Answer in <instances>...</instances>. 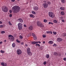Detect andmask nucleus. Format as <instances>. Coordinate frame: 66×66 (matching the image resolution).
<instances>
[{"label":"nucleus","mask_w":66,"mask_h":66,"mask_svg":"<svg viewBox=\"0 0 66 66\" xmlns=\"http://www.w3.org/2000/svg\"><path fill=\"white\" fill-rule=\"evenodd\" d=\"M12 10L13 13H16L20 11V8L18 6H14L12 8Z\"/></svg>","instance_id":"1"},{"label":"nucleus","mask_w":66,"mask_h":66,"mask_svg":"<svg viewBox=\"0 0 66 66\" xmlns=\"http://www.w3.org/2000/svg\"><path fill=\"white\" fill-rule=\"evenodd\" d=\"M2 10L3 12L5 13H6L9 11V8L5 6H3L2 7Z\"/></svg>","instance_id":"2"},{"label":"nucleus","mask_w":66,"mask_h":66,"mask_svg":"<svg viewBox=\"0 0 66 66\" xmlns=\"http://www.w3.org/2000/svg\"><path fill=\"white\" fill-rule=\"evenodd\" d=\"M48 15L51 18H54L55 17V14L52 12H49L48 13Z\"/></svg>","instance_id":"3"},{"label":"nucleus","mask_w":66,"mask_h":66,"mask_svg":"<svg viewBox=\"0 0 66 66\" xmlns=\"http://www.w3.org/2000/svg\"><path fill=\"white\" fill-rule=\"evenodd\" d=\"M37 24L38 26L39 27H42V28H44V27L43 24L41 22H39V21L37 22Z\"/></svg>","instance_id":"4"},{"label":"nucleus","mask_w":66,"mask_h":66,"mask_svg":"<svg viewBox=\"0 0 66 66\" xmlns=\"http://www.w3.org/2000/svg\"><path fill=\"white\" fill-rule=\"evenodd\" d=\"M18 28L19 30H21L22 29V23H19L18 24Z\"/></svg>","instance_id":"5"},{"label":"nucleus","mask_w":66,"mask_h":66,"mask_svg":"<svg viewBox=\"0 0 66 66\" xmlns=\"http://www.w3.org/2000/svg\"><path fill=\"white\" fill-rule=\"evenodd\" d=\"M16 53L18 54L19 55V54H21L22 52L20 50L18 49L16 50Z\"/></svg>","instance_id":"6"},{"label":"nucleus","mask_w":66,"mask_h":66,"mask_svg":"<svg viewBox=\"0 0 66 66\" xmlns=\"http://www.w3.org/2000/svg\"><path fill=\"white\" fill-rule=\"evenodd\" d=\"M43 6H44V8H47L48 7V4L46 3H44L43 4Z\"/></svg>","instance_id":"7"},{"label":"nucleus","mask_w":66,"mask_h":66,"mask_svg":"<svg viewBox=\"0 0 66 66\" xmlns=\"http://www.w3.org/2000/svg\"><path fill=\"white\" fill-rule=\"evenodd\" d=\"M32 35L33 36V38L34 39H35V40H36V39H37V37L35 35V34H32Z\"/></svg>","instance_id":"8"},{"label":"nucleus","mask_w":66,"mask_h":66,"mask_svg":"<svg viewBox=\"0 0 66 66\" xmlns=\"http://www.w3.org/2000/svg\"><path fill=\"white\" fill-rule=\"evenodd\" d=\"M33 9L35 11H37L38 10V8L37 6H34V7Z\"/></svg>","instance_id":"9"},{"label":"nucleus","mask_w":66,"mask_h":66,"mask_svg":"<svg viewBox=\"0 0 66 66\" xmlns=\"http://www.w3.org/2000/svg\"><path fill=\"white\" fill-rule=\"evenodd\" d=\"M28 29L29 30H30V31H32V30H33V27H32V26H30L29 27Z\"/></svg>","instance_id":"10"},{"label":"nucleus","mask_w":66,"mask_h":66,"mask_svg":"<svg viewBox=\"0 0 66 66\" xmlns=\"http://www.w3.org/2000/svg\"><path fill=\"white\" fill-rule=\"evenodd\" d=\"M8 37H11V39H12L13 40H14V38L13 36L12 35H9L8 36Z\"/></svg>","instance_id":"11"},{"label":"nucleus","mask_w":66,"mask_h":66,"mask_svg":"<svg viewBox=\"0 0 66 66\" xmlns=\"http://www.w3.org/2000/svg\"><path fill=\"white\" fill-rule=\"evenodd\" d=\"M57 41L58 42H62V39L60 38H58L57 39Z\"/></svg>","instance_id":"12"},{"label":"nucleus","mask_w":66,"mask_h":66,"mask_svg":"<svg viewBox=\"0 0 66 66\" xmlns=\"http://www.w3.org/2000/svg\"><path fill=\"white\" fill-rule=\"evenodd\" d=\"M18 20L21 23H22V22H23V20H22V19H18Z\"/></svg>","instance_id":"13"},{"label":"nucleus","mask_w":66,"mask_h":66,"mask_svg":"<svg viewBox=\"0 0 66 66\" xmlns=\"http://www.w3.org/2000/svg\"><path fill=\"white\" fill-rule=\"evenodd\" d=\"M30 56H31L32 55V53H31V52L27 53Z\"/></svg>","instance_id":"14"},{"label":"nucleus","mask_w":66,"mask_h":66,"mask_svg":"<svg viewBox=\"0 0 66 66\" xmlns=\"http://www.w3.org/2000/svg\"><path fill=\"white\" fill-rule=\"evenodd\" d=\"M31 51H30V48L28 47L27 48V52L28 53V52H30Z\"/></svg>","instance_id":"15"},{"label":"nucleus","mask_w":66,"mask_h":66,"mask_svg":"<svg viewBox=\"0 0 66 66\" xmlns=\"http://www.w3.org/2000/svg\"><path fill=\"white\" fill-rule=\"evenodd\" d=\"M53 43V42L52 41H50L48 42V44H52Z\"/></svg>","instance_id":"16"},{"label":"nucleus","mask_w":66,"mask_h":66,"mask_svg":"<svg viewBox=\"0 0 66 66\" xmlns=\"http://www.w3.org/2000/svg\"><path fill=\"white\" fill-rule=\"evenodd\" d=\"M58 53L57 52H54V55H55V56H57L58 55Z\"/></svg>","instance_id":"17"},{"label":"nucleus","mask_w":66,"mask_h":66,"mask_svg":"<svg viewBox=\"0 0 66 66\" xmlns=\"http://www.w3.org/2000/svg\"><path fill=\"white\" fill-rule=\"evenodd\" d=\"M30 17H31L32 18H34L35 17V16L34 15L32 14L30 15Z\"/></svg>","instance_id":"18"},{"label":"nucleus","mask_w":66,"mask_h":66,"mask_svg":"<svg viewBox=\"0 0 66 66\" xmlns=\"http://www.w3.org/2000/svg\"><path fill=\"white\" fill-rule=\"evenodd\" d=\"M52 32L51 31H46V33L47 34H52Z\"/></svg>","instance_id":"19"},{"label":"nucleus","mask_w":66,"mask_h":66,"mask_svg":"<svg viewBox=\"0 0 66 66\" xmlns=\"http://www.w3.org/2000/svg\"><path fill=\"white\" fill-rule=\"evenodd\" d=\"M31 43L32 44H37V42L36 41H33V42H31Z\"/></svg>","instance_id":"20"},{"label":"nucleus","mask_w":66,"mask_h":66,"mask_svg":"<svg viewBox=\"0 0 66 66\" xmlns=\"http://www.w3.org/2000/svg\"><path fill=\"white\" fill-rule=\"evenodd\" d=\"M46 57L47 59H48L49 57V54H47L46 55Z\"/></svg>","instance_id":"21"},{"label":"nucleus","mask_w":66,"mask_h":66,"mask_svg":"<svg viewBox=\"0 0 66 66\" xmlns=\"http://www.w3.org/2000/svg\"><path fill=\"white\" fill-rule=\"evenodd\" d=\"M61 14L62 15H65V13L63 11H62L61 12Z\"/></svg>","instance_id":"22"},{"label":"nucleus","mask_w":66,"mask_h":66,"mask_svg":"<svg viewBox=\"0 0 66 66\" xmlns=\"http://www.w3.org/2000/svg\"><path fill=\"white\" fill-rule=\"evenodd\" d=\"M60 9L61 10H64V7H61L60 8Z\"/></svg>","instance_id":"23"},{"label":"nucleus","mask_w":66,"mask_h":66,"mask_svg":"<svg viewBox=\"0 0 66 66\" xmlns=\"http://www.w3.org/2000/svg\"><path fill=\"white\" fill-rule=\"evenodd\" d=\"M53 22H54V23H56L57 22V20H53Z\"/></svg>","instance_id":"24"},{"label":"nucleus","mask_w":66,"mask_h":66,"mask_svg":"<svg viewBox=\"0 0 66 66\" xmlns=\"http://www.w3.org/2000/svg\"><path fill=\"white\" fill-rule=\"evenodd\" d=\"M31 12L32 14H34V15L36 14V13L35 12L33 11H32Z\"/></svg>","instance_id":"25"},{"label":"nucleus","mask_w":66,"mask_h":66,"mask_svg":"<svg viewBox=\"0 0 66 66\" xmlns=\"http://www.w3.org/2000/svg\"><path fill=\"white\" fill-rule=\"evenodd\" d=\"M12 46L13 48L15 47V44L14 43H13L12 44Z\"/></svg>","instance_id":"26"},{"label":"nucleus","mask_w":66,"mask_h":66,"mask_svg":"<svg viewBox=\"0 0 66 66\" xmlns=\"http://www.w3.org/2000/svg\"><path fill=\"white\" fill-rule=\"evenodd\" d=\"M39 49L41 50H43V48L42 47H40L39 48Z\"/></svg>","instance_id":"27"},{"label":"nucleus","mask_w":66,"mask_h":66,"mask_svg":"<svg viewBox=\"0 0 66 66\" xmlns=\"http://www.w3.org/2000/svg\"><path fill=\"white\" fill-rule=\"evenodd\" d=\"M44 22L45 23L47 22V20L46 19H44Z\"/></svg>","instance_id":"28"},{"label":"nucleus","mask_w":66,"mask_h":66,"mask_svg":"<svg viewBox=\"0 0 66 66\" xmlns=\"http://www.w3.org/2000/svg\"><path fill=\"white\" fill-rule=\"evenodd\" d=\"M1 52L2 53H4V51H2V50L1 51Z\"/></svg>","instance_id":"29"},{"label":"nucleus","mask_w":66,"mask_h":66,"mask_svg":"<svg viewBox=\"0 0 66 66\" xmlns=\"http://www.w3.org/2000/svg\"><path fill=\"white\" fill-rule=\"evenodd\" d=\"M48 24H53V23L51 22H49Z\"/></svg>","instance_id":"30"},{"label":"nucleus","mask_w":66,"mask_h":66,"mask_svg":"<svg viewBox=\"0 0 66 66\" xmlns=\"http://www.w3.org/2000/svg\"><path fill=\"white\" fill-rule=\"evenodd\" d=\"M47 3L49 4V5H50L51 4V2H47Z\"/></svg>","instance_id":"31"},{"label":"nucleus","mask_w":66,"mask_h":66,"mask_svg":"<svg viewBox=\"0 0 66 66\" xmlns=\"http://www.w3.org/2000/svg\"><path fill=\"white\" fill-rule=\"evenodd\" d=\"M5 33V31H2L1 32V33L2 34H4V33Z\"/></svg>","instance_id":"32"},{"label":"nucleus","mask_w":66,"mask_h":66,"mask_svg":"<svg viewBox=\"0 0 66 66\" xmlns=\"http://www.w3.org/2000/svg\"><path fill=\"white\" fill-rule=\"evenodd\" d=\"M56 44L54 43L53 45V47H56Z\"/></svg>","instance_id":"33"},{"label":"nucleus","mask_w":66,"mask_h":66,"mask_svg":"<svg viewBox=\"0 0 66 66\" xmlns=\"http://www.w3.org/2000/svg\"><path fill=\"white\" fill-rule=\"evenodd\" d=\"M9 24V25H12V24L11 23V22L10 21H9L8 22Z\"/></svg>","instance_id":"34"},{"label":"nucleus","mask_w":66,"mask_h":66,"mask_svg":"<svg viewBox=\"0 0 66 66\" xmlns=\"http://www.w3.org/2000/svg\"><path fill=\"white\" fill-rule=\"evenodd\" d=\"M63 36H66V33H63Z\"/></svg>","instance_id":"35"},{"label":"nucleus","mask_w":66,"mask_h":66,"mask_svg":"<svg viewBox=\"0 0 66 66\" xmlns=\"http://www.w3.org/2000/svg\"><path fill=\"white\" fill-rule=\"evenodd\" d=\"M47 62H46V61H45L43 63V64L44 65H46V64Z\"/></svg>","instance_id":"36"},{"label":"nucleus","mask_w":66,"mask_h":66,"mask_svg":"<svg viewBox=\"0 0 66 66\" xmlns=\"http://www.w3.org/2000/svg\"><path fill=\"white\" fill-rule=\"evenodd\" d=\"M16 42H17V43H20V42L19 41V40L18 39L16 40Z\"/></svg>","instance_id":"37"},{"label":"nucleus","mask_w":66,"mask_h":66,"mask_svg":"<svg viewBox=\"0 0 66 66\" xmlns=\"http://www.w3.org/2000/svg\"><path fill=\"white\" fill-rule=\"evenodd\" d=\"M43 37L45 38L46 37V36L45 35H43Z\"/></svg>","instance_id":"38"},{"label":"nucleus","mask_w":66,"mask_h":66,"mask_svg":"<svg viewBox=\"0 0 66 66\" xmlns=\"http://www.w3.org/2000/svg\"><path fill=\"white\" fill-rule=\"evenodd\" d=\"M61 1L63 3H65V1H64V0H61Z\"/></svg>","instance_id":"39"},{"label":"nucleus","mask_w":66,"mask_h":66,"mask_svg":"<svg viewBox=\"0 0 66 66\" xmlns=\"http://www.w3.org/2000/svg\"><path fill=\"white\" fill-rule=\"evenodd\" d=\"M39 43V44H41V42L40 41H38V42H37V44H38V43Z\"/></svg>","instance_id":"40"},{"label":"nucleus","mask_w":66,"mask_h":66,"mask_svg":"<svg viewBox=\"0 0 66 66\" xmlns=\"http://www.w3.org/2000/svg\"><path fill=\"white\" fill-rule=\"evenodd\" d=\"M54 34V35H56V32H53Z\"/></svg>","instance_id":"41"},{"label":"nucleus","mask_w":66,"mask_h":66,"mask_svg":"<svg viewBox=\"0 0 66 66\" xmlns=\"http://www.w3.org/2000/svg\"><path fill=\"white\" fill-rule=\"evenodd\" d=\"M9 16L10 17H12V14H10L9 15Z\"/></svg>","instance_id":"42"},{"label":"nucleus","mask_w":66,"mask_h":66,"mask_svg":"<svg viewBox=\"0 0 66 66\" xmlns=\"http://www.w3.org/2000/svg\"><path fill=\"white\" fill-rule=\"evenodd\" d=\"M20 38H21V39H22V36H20Z\"/></svg>","instance_id":"43"},{"label":"nucleus","mask_w":66,"mask_h":66,"mask_svg":"<svg viewBox=\"0 0 66 66\" xmlns=\"http://www.w3.org/2000/svg\"><path fill=\"white\" fill-rule=\"evenodd\" d=\"M9 12L10 13H12V11L11 10H10L9 11Z\"/></svg>","instance_id":"44"},{"label":"nucleus","mask_w":66,"mask_h":66,"mask_svg":"<svg viewBox=\"0 0 66 66\" xmlns=\"http://www.w3.org/2000/svg\"><path fill=\"white\" fill-rule=\"evenodd\" d=\"M24 27H27V25H26L24 24Z\"/></svg>","instance_id":"45"},{"label":"nucleus","mask_w":66,"mask_h":66,"mask_svg":"<svg viewBox=\"0 0 66 66\" xmlns=\"http://www.w3.org/2000/svg\"><path fill=\"white\" fill-rule=\"evenodd\" d=\"M3 27V25H1L0 26V28H2Z\"/></svg>","instance_id":"46"},{"label":"nucleus","mask_w":66,"mask_h":66,"mask_svg":"<svg viewBox=\"0 0 66 66\" xmlns=\"http://www.w3.org/2000/svg\"><path fill=\"white\" fill-rule=\"evenodd\" d=\"M28 36L29 37V36H31V35L30 34H28Z\"/></svg>","instance_id":"47"},{"label":"nucleus","mask_w":66,"mask_h":66,"mask_svg":"<svg viewBox=\"0 0 66 66\" xmlns=\"http://www.w3.org/2000/svg\"><path fill=\"white\" fill-rule=\"evenodd\" d=\"M63 60L64 61H66V58H63Z\"/></svg>","instance_id":"48"},{"label":"nucleus","mask_w":66,"mask_h":66,"mask_svg":"<svg viewBox=\"0 0 66 66\" xmlns=\"http://www.w3.org/2000/svg\"><path fill=\"white\" fill-rule=\"evenodd\" d=\"M30 35L31 36L32 35V34H33V33H32V32H30L29 33Z\"/></svg>","instance_id":"49"},{"label":"nucleus","mask_w":66,"mask_h":66,"mask_svg":"<svg viewBox=\"0 0 66 66\" xmlns=\"http://www.w3.org/2000/svg\"><path fill=\"white\" fill-rule=\"evenodd\" d=\"M3 43V42H0V45L1 44H2Z\"/></svg>","instance_id":"50"},{"label":"nucleus","mask_w":66,"mask_h":66,"mask_svg":"<svg viewBox=\"0 0 66 66\" xmlns=\"http://www.w3.org/2000/svg\"><path fill=\"white\" fill-rule=\"evenodd\" d=\"M15 0H12L11 1H12V2H14V1H15Z\"/></svg>","instance_id":"51"},{"label":"nucleus","mask_w":66,"mask_h":66,"mask_svg":"<svg viewBox=\"0 0 66 66\" xmlns=\"http://www.w3.org/2000/svg\"><path fill=\"white\" fill-rule=\"evenodd\" d=\"M62 21L63 22H64V20H62Z\"/></svg>","instance_id":"52"},{"label":"nucleus","mask_w":66,"mask_h":66,"mask_svg":"<svg viewBox=\"0 0 66 66\" xmlns=\"http://www.w3.org/2000/svg\"><path fill=\"white\" fill-rule=\"evenodd\" d=\"M2 22L0 21V24H2Z\"/></svg>","instance_id":"53"},{"label":"nucleus","mask_w":66,"mask_h":66,"mask_svg":"<svg viewBox=\"0 0 66 66\" xmlns=\"http://www.w3.org/2000/svg\"><path fill=\"white\" fill-rule=\"evenodd\" d=\"M38 44H36V46H38Z\"/></svg>","instance_id":"54"},{"label":"nucleus","mask_w":66,"mask_h":66,"mask_svg":"<svg viewBox=\"0 0 66 66\" xmlns=\"http://www.w3.org/2000/svg\"><path fill=\"white\" fill-rule=\"evenodd\" d=\"M21 45H23V42H22L21 43Z\"/></svg>","instance_id":"55"},{"label":"nucleus","mask_w":66,"mask_h":66,"mask_svg":"<svg viewBox=\"0 0 66 66\" xmlns=\"http://www.w3.org/2000/svg\"><path fill=\"white\" fill-rule=\"evenodd\" d=\"M44 2H45V3H47V1H44Z\"/></svg>","instance_id":"56"},{"label":"nucleus","mask_w":66,"mask_h":66,"mask_svg":"<svg viewBox=\"0 0 66 66\" xmlns=\"http://www.w3.org/2000/svg\"><path fill=\"white\" fill-rule=\"evenodd\" d=\"M62 17H61V18H60V19H62Z\"/></svg>","instance_id":"57"},{"label":"nucleus","mask_w":66,"mask_h":66,"mask_svg":"<svg viewBox=\"0 0 66 66\" xmlns=\"http://www.w3.org/2000/svg\"><path fill=\"white\" fill-rule=\"evenodd\" d=\"M25 45L26 46V47H27V46H28V45L27 44H25Z\"/></svg>","instance_id":"58"},{"label":"nucleus","mask_w":66,"mask_h":66,"mask_svg":"<svg viewBox=\"0 0 66 66\" xmlns=\"http://www.w3.org/2000/svg\"><path fill=\"white\" fill-rule=\"evenodd\" d=\"M38 46H39V47H40V45H39V44H38Z\"/></svg>","instance_id":"59"},{"label":"nucleus","mask_w":66,"mask_h":66,"mask_svg":"<svg viewBox=\"0 0 66 66\" xmlns=\"http://www.w3.org/2000/svg\"><path fill=\"white\" fill-rule=\"evenodd\" d=\"M4 42H6V40H4Z\"/></svg>","instance_id":"60"},{"label":"nucleus","mask_w":66,"mask_h":66,"mask_svg":"<svg viewBox=\"0 0 66 66\" xmlns=\"http://www.w3.org/2000/svg\"><path fill=\"white\" fill-rule=\"evenodd\" d=\"M43 44H45V41H44L43 42Z\"/></svg>","instance_id":"61"},{"label":"nucleus","mask_w":66,"mask_h":66,"mask_svg":"<svg viewBox=\"0 0 66 66\" xmlns=\"http://www.w3.org/2000/svg\"><path fill=\"white\" fill-rule=\"evenodd\" d=\"M18 0V1H20V0Z\"/></svg>","instance_id":"62"}]
</instances>
